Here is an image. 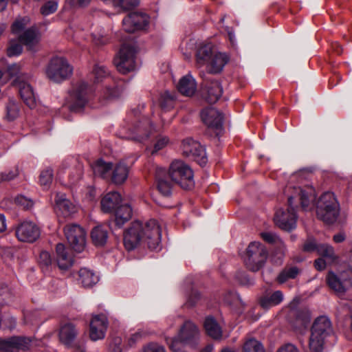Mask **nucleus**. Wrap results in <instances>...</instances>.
I'll list each match as a JSON object with an SVG mask.
<instances>
[{
	"instance_id": "1",
	"label": "nucleus",
	"mask_w": 352,
	"mask_h": 352,
	"mask_svg": "<svg viewBox=\"0 0 352 352\" xmlns=\"http://www.w3.org/2000/svg\"><path fill=\"white\" fill-rule=\"evenodd\" d=\"M315 196V190L311 186H294L292 195H288L287 208H280L275 214L274 219L276 225L287 231L294 229L296 226L297 216L294 206L297 199L304 210H309L314 206Z\"/></svg>"
},
{
	"instance_id": "2",
	"label": "nucleus",
	"mask_w": 352,
	"mask_h": 352,
	"mask_svg": "<svg viewBox=\"0 0 352 352\" xmlns=\"http://www.w3.org/2000/svg\"><path fill=\"white\" fill-rule=\"evenodd\" d=\"M123 240L128 250H133L140 242L146 243L150 249L157 250L161 241V231L155 220H150L144 224L137 221L126 231Z\"/></svg>"
},
{
	"instance_id": "3",
	"label": "nucleus",
	"mask_w": 352,
	"mask_h": 352,
	"mask_svg": "<svg viewBox=\"0 0 352 352\" xmlns=\"http://www.w3.org/2000/svg\"><path fill=\"white\" fill-rule=\"evenodd\" d=\"M335 335L331 320L326 316L317 317L310 329L309 349L310 352H322L329 339Z\"/></svg>"
},
{
	"instance_id": "4",
	"label": "nucleus",
	"mask_w": 352,
	"mask_h": 352,
	"mask_svg": "<svg viewBox=\"0 0 352 352\" xmlns=\"http://www.w3.org/2000/svg\"><path fill=\"white\" fill-rule=\"evenodd\" d=\"M199 338V331L191 321L184 322L177 335L167 340L170 349L173 352H188V347H194Z\"/></svg>"
},
{
	"instance_id": "5",
	"label": "nucleus",
	"mask_w": 352,
	"mask_h": 352,
	"mask_svg": "<svg viewBox=\"0 0 352 352\" xmlns=\"http://www.w3.org/2000/svg\"><path fill=\"white\" fill-rule=\"evenodd\" d=\"M317 217L327 224L334 223L340 214V204L333 192H326L316 204Z\"/></svg>"
},
{
	"instance_id": "6",
	"label": "nucleus",
	"mask_w": 352,
	"mask_h": 352,
	"mask_svg": "<svg viewBox=\"0 0 352 352\" xmlns=\"http://www.w3.org/2000/svg\"><path fill=\"white\" fill-rule=\"evenodd\" d=\"M170 179L184 189L194 186L193 173L188 165L182 160L173 161L168 172Z\"/></svg>"
},
{
	"instance_id": "7",
	"label": "nucleus",
	"mask_w": 352,
	"mask_h": 352,
	"mask_svg": "<svg viewBox=\"0 0 352 352\" xmlns=\"http://www.w3.org/2000/svg\"><path fill=\"white\" fill-rule=\"evenodd\" d=\"M136 48L135 43L132 41L125 42L122 45L116 60L117 69L120 73L126 74L135 69Z\"/></svg>"
},
{
	"instance_id": "8",
	"label": "nucleus",
	"mask_w": 352,
	"mask_h": 352,
	"mask_svg": "<svg viewBox=\"0 0 352 352\" xmlns=\"http://www.w3.org/2000/svg\"><path fill=\"white\" fill-rule=\"evenodd\" d=\"M73 72V67L63 57L53 58L47 65L45 74L47 77L55 82L67 79Z\"/></svg>"
},
{
	"instance_id": "9",
	"label": "nucleus",
	"mask_w": 352,
	"mask_h": 352,
	"mask_svg": "<svg viewBox=\"0 0 352 352\" xmlns=\"http://www.w3.org/2000/svg\"><path fill=\"white\" fill-rule=\"evenodd\" d=\"M267 258L266 248L261 243L254 241L247 248L245 263L248 269L256 272L263 266Z\"/></svg>"
},
{
	"instance_id": "10",
	"label": "nucleus",
	"mask_w": 352,
	"mask_h": 352,
	"mask_svg": "<svg viewBox=\"0 0 352 352\" xmlns=\"http://www.w3.org/2000/svg\"><path fill=\"white\" fill-rule=\"evenodd\" d=\"M64 232L71 248L76 252H81L86 243L85 230L77 224H69L65 226Z\"/></svg>"
},
{
	"instance_id": "11",
	"label": "nucleus",
	"mask_w": 352,
	"mask_h": 352,
	"mask_svg": "<svg viewBox=\"0 0 352 352\" xmlns=\"http://www.w3.org/2000/svg\"><path fill=\"white\" fill-rule=\"evenodd\" d=\"M150 23V17L142 12H132L122 20V28L129 33L146 30Z\"/></svg>"
},
{
	"instance_id": "12",
	"label": "nucleus",
	"mask_w": 352,
	"mask_h": 352,
	"mask_svg": "<svg viewBox=\"0 0 352 352\" xmlns=\"http://www.w3.org/2000/svg\"><path fill=\"white\" fill-rule=\"evenodd\" d=\"M182 150L184 155L195 160L201 166L207 162L205 148L201 144L191 138H186L183 140Z\"/></svg>"
},
{
	"instance_id": "13",
	"label": "nucleus",
	"mask_w": 352,
	"mask_h": 352,
	"mask_svg": "<svg viewBox=\"0 0 352 352\" xmlns=\"http://www.w3.org/2000/svg\"><path fill=\"white\" fill-rule=\"evenodd\" d=\"M39 227L31 221H24L15 228V236L17 239L23 243H34L40 236Z\"/></svg>"
},
{
	"instance_id": "14",
	"label": "nucleus",
	"mask_w": 352,
	"mask_h": 352,
	"mask_svg": "<svg viewBox=\"0 0 352 352\" xmlns=\"http://www.w3.org/2000/svg\"><path fill=\"white\" fill-rule=\"evenodd\" d=\"M130 130L131 134L125 136L126 138L142 142L155 131V128L148 118L142 117L140 120L136 121L133 124Z\"/></svg>"
},
{
	"instance_id": "15",
	"label": "nucleus",
	"mask_w": 352,
	"mask_h": 352,
	"mask_svg": "<svg viewBox=\"0 0 352 352\" xmlns=\"http://www.w3.org/2000/svg\"><path fill=\"white\" fill-rule=\"evenodd\" d=\"M88 85L84 81L76 83L70 94L69 108L72 111H79L87 103Z\"/></svg>"
},
{
	"instance_id": "16",
	"label": "nucleus",
	"mask_w": 352,
	"mask_h": 352,
	"mask_svg": "<svg viewBox=\"0 0 352 352\" xmlns=\"http://www.w3.org/2000/svg\"><path fill=\"white\" fill-rule=\"evenodd\" d=\"M203 122L218 135L223 130V116L213 107L204 109L201 113Z\"/></svg>"
},
{
	"instance_id": "17",
	"label": "nucleus",
	"mask_w": 352,
	"mask_h": 352,
	"mask_svg": "<svg viewBox=\"0 0 352 352\" xmlns=\"http://www.w3.org/2000/svg\"><path fill=\"white\" fill-rule=\"evenodd\" d=\"M223 89L217 80H205L201 91V97L208 103H215L221 96Z\"/></svg>"
},
{
	"instance_id": "18",
	"label": "nucleus",
	"mask_w": 352,
	"mask_h": 352,
	"mask_svg": "<svg viewBox=\"0 0 352 352\" xmlns=\"http://www.w3.org/2000/svg\"><path fill=\"white\" fill-rule=\"evenodd\" d=\"M30 346V340L26 338L12 337L0 340V352H19L26 351Z\"/></svg>"
},
{
	"instance_id": "19",
	"label": "nucleus",
	"mask_w": 352,
	"mask_h": 352,
	"mask_svg": "<svg viewBox=\"0 0 352 352\" xmlns=\"http://www.w3.org/2000/svg\"><path fill=\"white\" fill-rule=\"evenodd\" d=\"M107 319L104 315L94 316L90 322L89 337L91 340H102L107 329Z\"/></svg>"
},
{
	"instance_id": "20",
	"label": "nucleus",
	"mask_w": 352,
	"mask_h": 352,
	"mask_svg": "<svg viewBox=\"0 0 352 352\" xmlns=\"http://www.w3.org/2000/svg\"><path fill=\"white\" fill-rule=\"evenodd\" d=\"M40 39L41 34L34 27H30L19 37V41L27 47L28 50L34 52L39 48Z\"/></svg>"
},
{
	"instance_id": "21",
	"label": "nucleus",
	"mask_w": 352,
	"mask_h": 352,
	"mask_svg": "<svg viewBox=\"0 0 352 352\" xmlns=\"http://www.w3.org/2000/svg\"><path fill=\"white\" fill-rule=\"evenodd\" d=\"M56 211L58 215L63 217H69L76 212L77 209L65 194L57 193L55 198Z\"/></svg>"
},
{
	"instance_id": "22",
	"label": "nucleus",
	"mask_w": 352,
	"mask_h": 352,
	"mask_svg": "<svg viewBox=\"0 0 352 352\" xmlns=\"http://www.w3.org/2000/svg\"><path fill=\"white\" fill-rule=\"evenodd\" d=\"M166 170L163 168H159L156 171V184L159 192L163 196H169L171 194L173 183L172 179Z\"/></svg>"
},
{
	"instance_id": "23",
	"label": "nucleus",
	"mask_w": 352,
	"mask_h": 352,
	"mask_svg": "<svg viewBox=\"0 0 352 352\" xmlns=\"http://www.w3.org/2000/svg\"><path fill=\"white\" fill-rule=\"evenodd\" d=\"M121 195L118 192H110L106 194L101 200V209L104 212L109 213L115 211L120 206Z\"/></svg>"
},
{
	"instance_id": "24",
	"label": "nucleus",
	"mask_w": 352,
	"mask_h": 352,
	"mask_svg": "<svg viewBox=\"0 0 352 352\" xmlns=\"http://www.w3.org/2000/svg\"><path fill=\"white\" fill-rule=\"evenodd\" d=\"M292 314L295 316V319L292 322L294 328L300 332H302L310 322V311L307 308H303L295 311Z\"/></svg>"
},
{
	"instance_id": "25",
	"label": "nucleus",
	"mask_w": 352,
	"mask_h": 352,
	"mask_svg": "<svg viewBox=\"0 0 352 352\" xmlns=\"http://www.w3.org/2000/svg\"><path fill=\"white\" fill-rule=\"evenodd\" d=\"M18 87L21 99L30 109L36 106V96L32 86L27 82L19 81Z\"/></svg>"
},
{
	"instance_id": "26",
	"label": "nucleus",
	"mask_w": 352,
	"mask_h": 352,
	"mask_svg": "<svg viewBox=\"0 0 352 352\" xmlns=\"http://www.w3.org/2000/svg\"><path fill=\"white\" fill-rule=\"evenodd\" d=\"M77 334L78 331L75 326L72 323H66L60 329L59 339L63 344L70 346L76 339Z\"/></svg>"
},
{
	"instance_id": "27",
	"label": "nucleus",
	"mask_w": 352,
	"mask_h": 352,
	"mask_svg": "<svg viewBox=\"0 0 352 352\" xmlns=\"http://www.w3.org/2000/svg\"><path fill=\"white\" fill-rule=\"evenodd\" d=\"M56 252L57 264L60 270H66L72 266L74 263L73 258L65 250V247L63 244H57Z\"/></svg>"
},
{
	"instance_id": "28",
	"label": "nucleus",
	"mask_w": 352,
	"mask_h": 352,
	"mask_svg": "<svg viewBox=\"0 0 352 352\" xmlns=\"http://www.w3.org/2000/svg\"><path fill=\"white\" fill-rule=\"evenodd\" d=\"M228 61V57L226 54L215 53L207 63V69L211 74L220 72Z\"/></svg>"
},
{
	"instance_id": "29",
	"label": "nucleus",
	"mask_w": 352,
	"mask_h": 352,
	"mask_svg": "<svg viewBox=\"0 0 352 352\" xmlns=\"http://www.w3.org/2000/svg\"><path fill=\"white\" fill-rule=\"evenodd\" d=\"M177 89L182 94L191 96L197 90V83L192 76L188 74L180 79L177 85Z\"/></svg>"
},
{
	"instance_id": "30",
	"label": "nucleus",
	"mask_w": 352,
	"mask_h": 352,
	"mask_svg": "<svg viewBox=\"0 0 352 352\" xmlns=\"http://www.w3.org/2000/svg\"><path fill=\"white\" fill-rule=\"evenodd\" d=\"M78 281L84 287H91L99 281V276L94 271L82 267L78 272Z\"/></svg>"
},
{
	"instance_id": "31",
	"label": "nucleus",
	"mask_w": 352,
	"mask_h": 352,
	"mask_svg": "<svg viewBox=\"0 0 352 352\" xmlns=\"http://www.w3.org/2000/svg\"><path fill=\"white\" fill-rule=\"evenodd\" d=\"M111 181L116 184H122L127 179L129 167L122 161L112 166Z\"/></svg>"
},
{
	"instance_id": "32",
	"label": "nucleus",
	"mask_w": 352,
	"mask_h": 352,
	"mask_svg": "<svg viewBox=\"0 0 352 352\" xmlns=\"http://www.w3.org/2000/svg\"><path fill=\"white\" fill-rule=\"evenodd\" d=\"M115 222L118 227H121L127 222L132 216V209L127 204H120L114 211Z\"/></svg>"
},
{
	"instance_id": "33",
	"label": "nucleus",
	"mask_w": 352,
	"mask_h": 352,
	"mask_svg": "<svg viewBox=\"0 0 352 352\" xmlns=\"http://www.w3.org/2000/svg\"><path fill=\"white\" fill-rule=\"evenodd\" d=\"M283 300V294L278 290L272 294H265L261 297L259 300L260 305L265 309L278 305Z\"/></svg>"
},
{
	"instance_id": "34",
	"label": "nucleus",
	"mask_w": 352,
	"mask_h": 352,
	"mask_svg": "<svg viewBox=\"0 0 352 352\" xmlns=\"http://www.w3.org/2000/svg\"><path fill=\"white\" fill-rule=\"evenodd\" d=\"M327 283L329 287L338 294H342L346 290V281H342L333 272H329L327 276Z\"/></svg>"
},
{
	"instance_id": "35",
	"label": "nucleus",
	"mask_w": 352,
	"mask_h": 352,
	"mask_svg": "<svg viewBox=\"0 0 352 352\" xmlns=\"http://www.w3.org/2000/svg\"><path fill=\"white\" fill-rule=\"evenodd\" d=\"M91 168L96 176L106 178L110 175L112 164L102 160H98L91 165Z\"/></svg>"
},
{
	"instance_id": "36",
	"label": "nucleus",
	"mask_w": 352,
	"mask_h": 352,
	"mask_svg": "<svg viewBox=\"0 0 352 352\" xmlns=\"http://www.w3.org/2000/svg\"><path fill=\"white\" fill-rule=\"evenodd\" d=\"M206 333L213 339H220L222 337V331L217 321L212 317H208L204 322Z\"/></svg>"
},
{
	"instance_id": "37",
	"label": "nucleus",
	"mask_w": 352,
	"mask_h": 352,
	"mask_svg": "<svg viewBox=\"0 0 352 352\" xmlns=\"http://www.w3.org/2000/svg\"><path fill=\"white\" fill-rule=\"evenodd\" d=\"M30 23V19L28 16L17 17L11 26L12 34L19 38L29 28Z\"/></svg>"
},
{
	"instance_id": "38",
	"label": "nucleus",
	"mask_w": 352,
	"mask_h": 352,
	"mask_svg": "<svg viewBox=\"0 0 352 352\" xmlns=\"http://www.w3.org/2000/svg\"><path fill=\"white\" fill-rule=\"evenodd\" d=\"M91 75L93 78L94 83L98 84L108 78L110 76V72L104 65L96 63L93 67Z\"/></svg>"
},
{
	"instance_id": "39",
	"label": "nucleus",
	"mask_w": 352,
	"mask_h": 352,
	"mask_svg": "<svg viewBox=\"0 0 352 352\" xmlns=\"http://www.w3.org/2000/svg\"><path fill=\"white\" fill-rule=\"evenodd\" d=\"M93 243L97 246L104 245L108 238L107 230L102 226L95 227L91 233Z\"/></svg>"
},
{
	"instance_id": "40",
	"label": "nucleus",
	"mask_w": 352,
	"mask_h": 352,
	"mask_svg": "<svg viewBox=\"0 0 352 352\" xmlns=\"http://www.w3.org/2000/svg\"><path fill=\"white\" fill-rule=\"evenodd\" d=\"M214 54L210 45L200 47L197 52V63L200 66L207 65Z\"/></svg>"
},
{
	"instance_id": "41",
	"label": "nucleus",
	"mask_w": 352,
	"mask_h": 352,
	"mask_svg": "<svg viewBox=\"0 0 352 352\" xmlns=\"http://www.w3.org/2000/svg\"><path fill=\"white\" fill-rule=\"evenodd\" d=\"M317 252L318 254L329 258L331 261L337 259V256L335 254L334 248L327 243H320L317 248Z\"/></svg>"
},
{
	"instance_id": "42",
	"label": "nucleus",
	"mask_w": 352,
	"mask_h": 352,
	"mask_svg": "<svg viewBox=\"0 0 352 352\" xmlns=\"http://www.w3.org/2000/svg\"><path fill=\"white\" fill-rule=\"evenodd\" d=\"M224 301L231 307L239 309L244 306L239 296L234 292H227L224 296Z\"/></svg>"
},
{
	"instance_id": "43",
	"label": "nucleus",
	"mask_w": 352,
	"mask_h": 352,
	"mask_svg": "<svg viewBox=\"0 0 352 352\" xmlns=\"http://www.w3.org/2000/svg\"><path fill=\"white\" fill-rule=\"evenodd\" d=\"M299 274V269L295 266H291L285 268L278 275V280L280 283H283L290 278H295Z\"/></svg>"
},
{
	"instance_id": "44",
	"label": "nucleus",
	"mask_w": 352,
	"mask_h": 352,
	"mask_svg": "<svg viewBox=\"0 0 352 352\" xmlns=\"http://www.w3.org/2000/svg\"><path fill=\"white\" fill-rule=\"evenodd\" d=\"M243 352H265V350L259 341L250 338L244 343Z\"/></svg>"
},
{
	"instance_id": "45",
	"label": "nucleus",
	"mask_w": 352,
	"mask_h": 352,
	"mask_svg": "<svg viewBox=\"0 0 352 352\" xmlns=\"http://www.w3.org/2000/svg\"><path fill=\"white\" fill-rule=\"evenodd\" d=\"M19 114V108L18 104L13 100H10L6 105V118L10 120H14Z\"/></svg>"
},
{
	"instance_id": "46",
	"label": "nucleus",
	"mask_w": 352,
	"mask_h": 352,
	"mask_svg": "<svg viewBox=\"0 0 352 352\" xmlns=\"http://www.w3.org/2000/svg\"><path fill=\"white\" fill-rule=\"evenodd\" d=\"M23 52V46L17 40H10L7 48V55L9 57L19 56Z\"/></svg>"
},
{
	"instance_id": "47",
	"label": "nucleus",
	"mask_w": 352,
	"mask_h": 352,
	"mask_svg": "<svg viewBox=\"0 0 352 352\" xmlns=\"http://www.w3.org/2000/svg\"><path fill=\"white\" fill-rule=\"evenodd\" d=\"M53 179V170L51 168L43 170L40 175L39 182L43 188H48Z\"/></svg>"
},
{
	"instance_id": "48",
	"label": "nucleus",
	"mask_w": 352,
	"mask_h": 352,
	"mask_svg": "<svg viewBox=\"0 0 352 352\" xmlns=\"http://www.w3.org/2000/svg\"><path fill=\"white\" fill-rule=\"evenodd\" d=\"M175 97L168 91H165L161 95L160 98V104L163 109L168 110L173 107Z\"/></svg>"
},
{
	"instance_id": "49",
	"label": "nucleus",
	"mask_w": 352,
	"mask_h": 352,
	"mask_svg": "<svg viewBox=\"0 0 352 352\" xmlns=\"http://www.w3.org/2000/svg\"><path fill=\"white\" fill-rule=\"evenodd\" d=\"M286 248L283 241L279 242L276 247L273 254L274 261L280 264L285 255Z\"/></svg>"
},
{
	"instance_id": "50",
	"label": "nucleus",
	"mask_w": 352,
	"mask_h": 352,
	"mask_svg": "<svg viewBox=\"0 0 352 352\" xmlns=\"http://www.w3.org/2000/svg\"><path fill=\"white\" fill-rule=\"evenodd\" d=\"M113 3L116 7L128 10L138 6L140 3V0H113Z\"/></svg>"
},
{
	"instance_id": "51",
	"label": "nucleus",
	"mask_w": 352,
	"mask_h": 352,
	"mask_svg": "<svg viewBox=\"0 0 352 352\" xmlns=\"http://www.w3.org/2000/svg\"><path fill=\"white\" fill-rule=\"evenodd\" d=\"M58 3L54 1H49L46 2L41 8V12L44 16L50 15L56 11Z\"/></svg>"
},
{
	"instance_id": "52",
	"label": "nucleus",
	"mask_w": 352,
	"mask_h": 352,
	"mask_svg": "<svg viewBox=\"0 0 352 352\" xmlns=\"http://www.w3.org/2000/svg\"><path fill=\"white\" fill-rule=\"evenodd\" d=\"M14 202L16 205L23 208L24 209H29L33 206L32 201L23 195L16 196L14 198Z\"/></svg>"
},
{
	"instance_id": "53",
	"label": "nucleus",
	"mask_w": 352,
	"mask_h": 352,
	"mask_svg": "<svg viewBox=\"0 0 352 352\" xmlns=\"http://www.w3.org/2000/svg\"><path fill=\"white\" fill-rule=\"evenodd\" d=\"M39 264L43 268H48L52 264V258L47 251H42L39 256Z\"/></svg>"
},
{
	"instance_id": "54",
	"label": "nucleus",
	"mask_w": 352,
	"mask_h": 352,
	"mask_svg": "<svg viewBox=\"0 0 352 352\" xmlns=\"http://www.w3.org/2000/svg\"><path fill=\"white\" fill-rule=\"evenodd\" d=\"M261 236L262 239L272 244H274L276 245L279 242H280L282 240L274 233L273 232H262L261 234Z\"/></svg>"
},
{
	"instance_id": "55",
	"label": "nucleus",
	"mask_w": 352,
	"mask_h": 352,
	"mask_svg": "<svg viewBox=\"0 0 352 352\" xmlns=\"http://www.w3.org/2000/svg\"><path fill=\"white\" fill-rule=\"evenodd\" d=\"M168 143V139L166 137L159 138L154 145L153 150L151 151L152 154L157 153V151L165 147Z\"/></svg>"
},
{
	"instance_id": "56",
	"label": "nucleus",
	"mask_w": 352,
	"mask_h": 352,
	"mask_svg": "<svg viewBox=\"0 0 352 352\" xmlns=\"http://www.w3.org/2000/svg\"><path fill=\"white\" fill-rule=\"evenodd\" d=\"M20 71L21 66L17 63H14L8 67L6 74L7 75V77L10 79V78L16 76Z\"/></svg>"
},
{
	"instance_id": "57",
	"label": "nucleus",
	"mask_w": 352,
	"mask_h": 352,
	"mask_svg": "<svg viewBox=\"0 0 352 352\" xmlns=\"http://www.w3.org/2000/svg\"><path fill=\"white\" fill-rule=\"evenodd\" d=\"M318 244L316 243V241L313 239H309L304 244L303 249L307 252H317V248Z\"/></svg>"
},
{
	"instance_id": "58",
	"label": "nucleus",
	"mask_w": 352,
	"mask_h": 352,
	"mask_svg": "<svg viewBox=\"0 0 352 352\" xmlns=\"http://www.w3.org/2000/svg\"><path fill=\"white\" fill-rule=\"evenodd\" d=\"M120 91L118 89L116 88L112 89L110 87H106L104 96L107 98H117L120 96Z\"/></svg>"
},
{
	"instance_id": "59",
	"label": "nucleus",
	"mask_w": 352,
	"mask_h": 352,
	"mask_svg": "<svg viewBox=\"0 0 352 352\" xmlns=\"http://www.w3.org/2000/svg\"><path fill=\"white\" fill-rule=\"evenodd\" d=\"M276 352H299L298 348L292 344H287L280 347Z\"/></svg>"
},
{
	"instance_id": "60",
	"label": "nucleus",
	"mask_w": 352,
	"mask_h": 352,
	"mask_svg": "<svg viewBox=\"0 0 352 352\" xmlns=\"http://www.w3.org/2000/svg\"><path fill=\"white\" fill-rule=\"evenodd\" d=\"M199 298V294L197 292H193L192 294V296L189 297V298L188 299L186 305L189 307L194 306L196 302V300H197Z\"/></svg>"
},
{
	"instance_id": "61",
	"label": "nucleus",
	"mask_w": 352,
	"mask_h": 352,
	"mask_svg": "<svg viewBox=\"0 0 352 352\" xmlns=\"http://www.w3.org/2000/svg\"><path fill=\"white\" fill-rule=\"evenodd\" d=\"M315 267L318 270H323L326 267V263L323 258H318L315 261Z\"/></svg>"
},
{
	"instance_id": "62",
	"label": "nucleus",
	"mask_w": 352,
	"mask_h": 352,
	"mask_svg": "<svg viewBox=\"0 0 352 352\" xmlns=\"http://www.w3.org/2000/svg\"><path fill=\"white\" fill-rule=\"evenodd\" d=\"M16 176V173L14 172L3 173L1 175V179L9 181L14 179Z\"/></svg>"
},
{
	"instance_id": "63",
	"label": "nucleus",
	"mask_w": 352,
	"mask_h": 352,
	"mask_svg": "<svg viewBox=\"0 0 352 352\" xmlns=\"http://www.w3.org/2000/svg\"><path fill=\"white\" fill-rule=\"evenodd\" d=\"M72 3L74 6L79 7H85L90 3L91 0H71Z\"/></svg>"
},
{
	"instance_id": "64",
	"label": "nucleus",
	"mask_w": 352,
	"mask_h": 352,
	"mask_svg": "<svg viewBox=\"0 0 352 352\" xmlns=\"http://www.w3.org/2000/svg\"><path fill=\"white\" fill-rule=\"evenodd\" d=\"M94 40L97 45H104L107 42L108 38L103 36H97L96 35H94Z\"/></svg>"
}]
</instances>
